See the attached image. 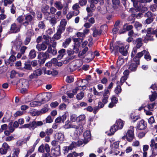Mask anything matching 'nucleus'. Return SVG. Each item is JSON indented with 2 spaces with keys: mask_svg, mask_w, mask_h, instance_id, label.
<instances>
[{
  "mask_svg": "<svg viewBox=\"0 0 157 157\" xmlns=\"http://www.w3.org/2000/svg\"><path fill=\"white\" fill-rule=\"evenodd\" d=\"M36 56V52L34 49H32L29 52V56L30 59L34 58Z\"/></svg>",
  "mask_w": 157,
  "mask_h": 157,
  "instance_id": "nucleus-27",
  "label": "nucleus"
},
{
  "mask_svg": "<svg viewBox=\"0 0 157 157\" xmlns=\"http://www.w3.org/2000/svg\"><path fill=\"white\" fill-rule=\"evenodd\" d=\"M83 48L82 51L79 52L78 55V56L80 58H84V55L85 54L86 52L88 50V48L87 46Z\"/></svg>",
  "mask_w": 157,
  "mask_h": 157,
  "instance_id": "nucleus-18",
  "label": "nucleus"
},
{
  "mask_svg": "<svg viewBox=\"0 0 157 157\" xmlns=\"http://www.w3.org/2000/svg\"><path fill=\"white\" fill-rule=\"evenodd\" d=\"M38 57L41 60V62L44 63L47 59L49 58V55L47 52H42L39 54Z\"/></svg>",
  "mask_w": 157,
  "mask_h": 157,
  "instance_id": "nucleus-8",
  "label": "nucleus"
},
{
  "mask_svg": "<svg viewBox=\"0 0 157 157\" xmlns=\"http://www.w3.org/2000/svg\"><path fill=\"white\" fill-rule=\"evenodd\" d=\"M71 123L70 121H67L65 122V124L63 126V127L66 129L71 128Z\"/></svg>",
  "mask_w": 157,
  "mask_h": 157,
  "instance_id": "nucleus-38",
  "label": "nucleus"
},
{
  "mask_svg": "<svg viewBox=\"0 0 157 157\" xmlns=\"http://www.w3.org/2000/svg\"><path fill=\"white\" fill-rule=\"evenodd\" d=\"M59 103L56 101L52 102L50 104V106L52 108H55L58 106Z\"/></svg>",
  "mask_w": 157,
  "mask_h": 157,
  "instance_id": "nucleus-59",
  "label": "nucleus"
},
{
  "mask_svg": "<svg viewBox=\"0 0 157 157\" xmlns=\"http://www.w3.org/2000/svg\"><path fill=\"white\" fill-rule=\"evenodd\" d=\"M17 85L19 88H28L29 83L28 80L24 79H21L17 82Z\"/></svg>",
  "mask_w": 157,
  "mask_h": 157,
  "instance_id": "nucleus-4",
  "label": "nucleus"
},
{
  "mask_svg": "<svg viewBox=\"0 0 157 157\" xmlns=\"http://www.w3.org/2000/svg\"><path fill=\"white\" fill-rule=\"evenodd\" d=\"M118 128L117 127L116 124H114L112 126L110 129V131L111 132V134L110 135L113 134L116 131Z\"/></svg>",
  "mask_w": 157,
  "mask_h": 157,
  "instance_id": "nucleus-34",
  "label": "nucleus"
},
{
  "mask_svg": "<svg viewBox=\"0 0 157 157\" xmlns=\"http://www.w3.org/2000/svg\"><path fill=\"white\" fill-rule=\"evenodd\" d=\"M42 70L44 71V74L48 75H50L52 74V71L46 70V69L44 67L42 68Z\"/></svg>",
  "mask_w": 157,
  "mask_h": 157,
  "instance_id": "nucleus-55",
  "label": "nucleus"
},
{
  "mask_svg": "<svg viewBox=\"0 0 157 157\" xmlns=\"http://www.w3.org/2000/svg\"><path fill=\"white\" fill-rule=\"evenodd\" d=\"M134 127L133 126H130V129L128 130L125 136H124L122 137V140H124L126 139L128 141H131L134 139Z\"/></svg>",
  "mask_w": 157,
  "mask_h": 157,
  "instance_id": "nucleus-1",
  "label": "nucleus"
},
{
  "mask_svg": "<svg viewBox=\"0 0 157 157\" xmlns=\"http://www.w3.org/2000/svg\"><path fill=\"white\" fill-rule=\"evenodd\" d=\"M31 124L30 129L33 130L37 126H41L43 124V123L41 121H33L30 123Z\"/></svg>",
  "mask_w": 157,
  "mask_h": 157,
  "instance_id": "nucleus-14",
  "label": "nucleus"
},
{
  "mask_svg": "<svg viewBox=\"0 0 157 157\" xmlns=\"http://www.w3.org/2000/svg\"><path fill=\"white\" fill-rule=\"evenodd\" d=\"M124 62V59L121 56H119L117 60V63L119 65H121Z\"/></svg>",
  "mask_w": 157,
  "mask_h": 157,
  "instance_id": "nucleus-49",
  "label": "nucleus"
},
{
  "mask_svg": "<svg viewBox=\"0 0 157 157\" xmlns=\"http://www.w3.org/2000/svg\"><path fill=\"white\" fill-rule=\"evenodd\" d=\"M109 94V90L107 89H105L102 98V102L104 104H105L108 102Z\"/></svg>",
  "mask_w": 157,
  "mask_h": 157,
  "instance_id": "nucleus-11",
  "label": "nucleus"
},
{
  "mask_svg": "<svg viewBox=\"0 0 157 157\" xmlns=\"http://www.w3.org/2000/svg\"><path fill=\"white\" fill-rule=\"evenodd\" d=\"M55 6L58 10H61L63 8V5L60 2H56L55 3Z\"/></svg>",
  "mask_w": 157,
  "mask_h": 157,
  "instance_id": "nucleus-35",
  "label": "nucleus"
},
{
  "mask_svg": "<svg viewBox=\"0 0 157 157\" xmlns=\"http://www.w3.org/2000/svg\"><path fill=\"white\" fill-rule=\"evenodd\" d=\"M152 94L151 95L149 96V98L151 101H154L157 97V93L156 92L154 91L152 92Z\"/></svg>",
  "mask_w": 157,
  "mask_h": 157,
  "instance_id": "nucleus-30",
  "label": "nucleus"
},
{
  "mask_svg": "<svg viewBox=\"0 0 157 157\" xmlns=\"http://www.w3.org/2000/svg\"><path fill=\"white\" fill-rule=\"evenodd\" d=\"M144 58L147 61H149L151 59V56H150L149 52L146 51L144 54Z\"/></svg>",
  "mask_w": 157,
  "mask_h": 157,
  "instance_id": "nucleus-41",
  "label": "nucleus"
},
{
  "mask_svg": "<svg viewBox=\"0 0 157 157\" xmlns=\"http://www.w3.org/2000/svg\"><path fill=\"white\" fill-rule=\"evenodd\" d=\"M9 147L6 143H4L2 145V148L0 149V153L2 154H6Z\"/></svg>",
  "mask_w": 157,
  "mask_h": 157,
  "instance_id": "nucleus-17",
  "label": "nucleus"
},
{
  "mask_svg": "<svg viewBox=\"0 0 157 157\" xmlns=\"http://www.w3.org/2000/svg\"><path fill=\"white\" fill-rule=\"evenodd\" d=\"M8 128L7 124H4L1 126V128H0V132H2L3 130H6Z\"/></svg>",
  "mask_w": 157,
  "mask_h": 157,
  "instance_id": "nucleus-54",
  "label": "nucleus"
},
{
  "mask_svg": "<svg viewBox=\"0 0 157 157\" xmlns=\"http://www.w3.org/2000/svg\"><path fill=\"white\" fill-rule=\"evenodd\" d=\"M36 48L39 51H44L47 49V46L44 43H42L41 44H38L36 45Z\"/></svg>",
  "mask_w": 157,
  "mask_h": 157,
  "instance_id": "nucleus-19",
  "label": "nucleus"
},
{
  "mask_svg": "<svg viewBox=\"0 0 157 157\" xmlns=\"http://www.w3.org/2000/svg\"><path fill=\"white\" fill-rule=\"evenodd\" d=\"M24 18L23 16L22 15L18 17L16 19L17 21L19 23H21L22 22H23L24 20Z\"/></svg>",
  "mask_w": 157,
  "mask_h": 157,
  "instance_id": "nucleus-53",
  "label": "nucleus"
},
{
  "mask_svg": "<svg viewBox=\"0 0 157 157\" xmlns=\"http://www.w3.org/2000/svg\"><path fill=\"white\" fill-rule=\"evenodd\" d=\"M49 22L52 26L55 25L57 23L56 18L55 17H52L50 20Z\"/></svg>",
  "mask_w": 157,
  "mask_h": 157,
  "instance_id": "nucleus-46",
  "label": "nucleus"
},
{
  "mask_svg": "<svg viewBox=\"0 0 157 157\" xmlns=\"http://www.w3.org/2000/svg\"><path fill=\"white\" fill-rule=\"evenodd\" d=\"M117 82L118 85L115 88L114 91L117 94H118L120 93H121V85L119 84L118 82Z\"/></svg>",
  "mask_w": 157,
  "mask_h": 157,
  "instance_id": "nucleus-36",
  "label": "nucleus"
},
{
  "mask_svg": "<svg viewBox=\"0 0 157 157\" xmlns=\"http://www.w3.org/2000/svg\"><path fill=\"white\" fill-rule=\"evenodd\" d=\"M23 113V112L21 111H17L14 114V116L15 117L20 116L22 115Z\"/></svg>",
  "mask_w": 157,
  "mask_h": 157,
  "instance_id": "nucleus-58",
  "label": "nucleus"
},
{
  "mask_svg": "<svg viewBox=\"0 0 157 157\" xmlns=\"http://www.w3.org/2000/svg\"><path fill=\"white\" fill-rule=\"evenodd\" d=\"M142 26L141 24L138 21H136L135 23L134 26L137 30H140L141 29Z\"/></svg>",
  "mask_w": 157,
  "mask_h": 157,
  "instance_id": "nucleus-42",
  "label": "nucleus"
},
{
  "mask_svg": "<svg viewBox=\"0 0 157 157\" xmlns=\"http://www.w3.org/2000/svg\"><path fill=\"white\" fill-rule=\"evenodd\" d=\"M85 56H87L86 59L89 62L93 60L95 57V56L94 55L93 53L90 51H89Z\"/></svg>",
  "mask_w": 157,
  "mask_h": 157,
  "instance_id": "nucleus-21",
  "label": "nucleus"
},
{
  "mask_svg": "<svg viewBox=\"0 0 157 157\" xmlns=\"http://www.w3.org/2000/svg\"><path fill=\"white\" fill-rule=\"evenodd\" d=\"M146 124L143 120H141L137 126V128L140 130H142L145 128Z\"/></svg>",
  "mask_w": 157,
  "mask_h": 157,
  "instance_id": "nucleus-20",
  "label": "nucleus"
},
{
  "mask_svg": "<svg viewBox=\"0 0 157 157\" xmlns=\"http://www.w3.org/2000/svg\"><path fill=\"white\" fill-rule=\"evenodd\" d=\"M49 6L47 5L44 6L41 9L42 12L45 15L46 19L48 20L50 17V13L49 11Z\"/></svg>",
  "mask_w": 157,
  "mask_h": 157,
  "instance_id": "nucleus-7",
  "label": "nucleus"
},
{
  "mask_svg": "<svg viewBox=\"0 0 157 157\" xmlns=\"http://www.w3.org/2000/svg\"><path fill=\"white\" fill-rule=\"evenodd\" d=\"M136 63V61H134L133 62H132L129 65V69L132 71H135L136 69L137 65H139Z\"/></svg>",
  "mask_w": 157,
  "mask_h": 157,
  "instance_id": "nucleus-22",
  "label": "nucleus"
},
{
  "mask_svg": "<svg viewBox=\"0 0 157 157\" xmlns=\"http://www.w3.org/2000/svg\"><path fill=\"white\" fill-rule=\"evenodd\" d=\"M78 67L75 64L71 63L69 65L68 70L71 72H72Z\"/></svg>",
  "mask_w": 157,
  "mask_h": 157,
  "instance_id": "nucleus-29",
  "label": "nucleus"
},
{
  "mask_svg": "<svg viewBox=\"0 0 157 157\" xmlns=\"http://www.w3.org/2000/svg\"><path fill=\"white\" fill-rule=\"evenodd\" d=\"M16 59V58L14 55H11L8 59L9 63H12L15 61Z\"/></svg>",
  "mask_w": 157,
  "mask_h": 157,
  "instance_id": "nucleus-45",
  "label": "nucleus"
},
{
  "mask_svg": "<svg viewBox=\"0 0 157 157\" xmlns=\"http://www.w3.org/2000/svg\"><path fill=\"white\" fill-rule=\"evenodd\" d=\"M76 35L78 38L81 41L83 40L86 36L82 33L81 32H78L77 33Z\"/></svg>",
  "mask_w": 157,
  "mask_h": 157,
  "instance_id": "nucleus-37",
  "label": "nucleus"
},
{
  "mask_svg": "<svg viewBox=\"0 0 157 157\" xmlns=\"http://www.w3.org/2000/svg\"><path fill=\"white\" fill-rule=\"evenodd\" d=\"M42 73V70L39 68L34 71L33 73L29 75V78L30 79L33 78H36L39 76L41 75Z\"/></svg>",
  "mask_w": 157,
  "mask_h": 157,
  "instance_id": "nucleus-6",
  "label": "nucleus"
},
{
  "mask_svg": "<svg viewBox=\"0 0 157 157\" xmlns=\"http://www.w3.org/2000/svg\"><path fill=\"white\" fill-rule=\"evenodd\" d=\"M155 105V103L149 104L148 105L147 108L149 110L152 111L153 110Z\"/></svg>",
  "mask_w": 157,
  "mask_h": 157,
  "instance_id": "nucleus-62",
  "label": "nucleus"
},
{
  "mask_svg": "<svg viewBox=\"0 0 157 157\" xmlns=\"http://www.w3.org/2000/svg\"><path fill=\"white\" fill-rule=\"evenodd\" d=\"M13 44V47H14L16 51H18L22 44V41L19 38L16 39L13 41L12 42Z\"/></svg>",
  "mask_w": 157,
  "mask_h": 157,
  "instance_id": "nucleus-9",
  "label": "nucleus"
},
{
  "mask_svg": "<svg viewBox=\"0 0 157 157\" xmlns=\"http://www.w3.org/2000/svg\"><path fill=\"white\" fill-rule=\"evenodd\" d=\"M71 41V39L69 38L66 39L65 41L63 42L62 45L64 48H66L69 44Z\"/></svg>",
  "mask_w": 157,
  "mask_h": 157,
  "instance_id": "nucleus-26",
  "label": "nucleus"
},
{
  "mask_svg": "<svg viewBox=\"0 0 157 157\" xmlns=\"http://www.w3.org/2000/svg\"><path fill=\"white\" fill-rule=\"evenodd\" d=\"M154 34H156V36L157 37V30H153L151 28H149L147 30L146 36L145 37L144 41L146 43L148 40H153V35Z\"/></svg>",
  "mask_w": 157,
  "mask_h": 157,
  "instance_id": "nucleus-2",
  "label": "nucleus"
},
{
  "mask_svg": "<svg viewBox=\"0 0 157 157\" xmlns=\"http://www.w3.org/2000/svg\"><path fill=\"white\" fill-rule=\"evenodd\" d=\"M138 49L136 47H135L133 49L132 51L131 56L132 57H133L134 56L136 53H137V49Z\"/></svg>",
  "mask_w": 157,
  "mask_h": 157,
  "instance_id": "nucleus-61",
  "label": "nucleus"
},
{
  "mask_svg": "<svg viewBox=\"0 0 157 157\" xmlns=\"http://www.w3.org/2000/svg\"><path fill=\"white\" fill-rule=\"evenodd\" d=\"M49 109L48 105V104H46L45 105L44 108L41 109L40 112L42 114L45 113L48 111Z\"/></svg>",
  "mask_w": 157,
  "mask_h": 157,
  "instance_id": "nucleus-32",
  "label": "nucleus"
},
{
  "mask_svg": "<svg viewBox=\"0 0 157 157\" xmlns=\"http://www.w3.org/2000/svg\"><path fill=\"white\" fill-rule=\"evenodd\" d=\"M127 78L128 77L126 76H122L121 78L119 84L121 86L127 79Z\"/></svg>",
  "mask_w": 157,
  "mask_h": 157,
  "instance_id": "nucleus-48",
  "label": "nucleus"
},
{
  "mask_svg": "<svg viewBox=\"0 0 157 157\" xmlns=\"http://www.w3.org/2000/svg\"><path fill=\"white\" fill-rule=\"evenodd\" d=\"M19 153V149L18 148H15L14 149V152L13 154V157H17Z\"/></svg>",
  "mask_w": 157,
  "mask_h": 157,
  "instance_id": "nucleus-44",
  "label": "nucleus"
},
{
  "mask_svg": "<svg viewBox=\"0 0 157 157\" xmlns=\"http://www.w3.org/2000/svg\"><path fill=\"white\" fill-rule=\"evenodd\" d=\"M24 68L25 69L29 70H30L32 69L31 65L29 63H25V64Z\"/></svg>",
  "mask_w": 157,
  "mask_h": 157,
  "instance_id": "nucleus-51",
  "label": "nucleus"
},
{
  "mask_svg": "<svg viewBox=\"0 0 157 157\" xmlns=\"http://www.w3.org/2000/svg\"><path fill=\"white\" fill-rule=\"evenodd\" d=\"M51 153L53 155L55 156L59 155L60 154V146H57V147H53V148L51 150Z\"/></svg>",
  "mask_w": 157,
  "mask_h": 157,
  "instance_id": "nucleus-13",
  "label": "nucleus"
},
{
  "mask_svg": "<svg viewBox=\"0 0 157 157\" xmlns=\"http://www.w3.org/2000/svg\"><path fill=\"white\" fill-rule=\"evenodd\" d=\"M20 52L22 54H24L26 50L27 49V48L25 46H22L20 47Z\"/></svg>",
  "mask_w": 157,
  "mask_h": 157,
  "instance_id": "nucleus-52",
  "label": "nucleus"
},
{
  "mask_svg": "<svg viewBox=\"0 0 157 157\" xmlns=\"http://www.w3.org/2000/svg\"><path fill=\"white\" fill-rule=\"evenodd\" d=\"M67 52L68 56H70L74 54L75 52L73 50L71 49H68L67 51Z\"/></svg>",
  "mask_w": 157,
  "mask_h": 157,
  "instance_id": "nucleus-64",
  "label": "nucleus"
},
{
  "mask_svg": "<svg viewBox=\"0 0 157 157\" xmlns=\"http://www.w3.org/2000/svg\"><path fill=\"white\" fill-rule=\"evenodd\" d=\"M84 138V143L86 144L90 140L91 138V134L90 132L89 131H86L83 134Z\"/></svg>",
  "mask_w": 157,
  "mask_h": 157,
  "instance_id": "nucleus-15",
  "label": "nucleus"
},
{
  "mask_svg": "<svg viewBox=\"0 0 157 157\" xmlns=\"http://www.w3.org/2000/svg\"><path fill=\"white\" fill-rule=\"evenodd\" d=\"M57 136V139L60 141H63L64 140V135L61 133H58L56 136Z\"/></svg>",
  "mask_w": 157,
  "mask_h": 157,
  "instance_id": "nucleus-39",
  "label": "nucleus"
},
{
  "mask_svg": "<svg viewBox=\"0 0 157 157\" xmlns=\"http://www.w3.org/2000/svg\"><path fill=\"white\" fill-rule=\"evenodd\" d=\"M62 33L57 31V33L53 36L54 38L56 40H59L61 37Z\"/></svg>",
  "mask_w": 157,
  "mask_h": 157,
  "instance_id": "nucleus-47",
  "label": "nucleus"
},
{
  "mask_svg": "<svg viewBox=\"0 0 157 157\" xmlns=\"http://www.w3.org/2000/svg\"><path fill=\"white\" fill-rule=\"evenodd\" d=\"M42 104L40 101H34L30 102V105L32 107H35L37 106H40Z\"/></svg>",
  "mask_w": 157,
  "mask_h": 157,
  "instance_id": "nucleus-28",
  "label": "nucleus"
},
{
  "mask_svg": "<svg viewBox=\"0 0 157 157\" xmlns=\"http://www.w3.org/2000/svg\"><path fill=\"white\" fill-rule=\"evenodd\" d=\"M14 128L15 127L12 125V123H10L9 126V128L11 132H13L14 130Z\"/></svg>",
  "mask_w": 157,
  "mask_h": 157,
  "instance_id": "nucleus-63",
  "label": "nucleus"
},
{
  "mask_svg": "<svg viewBox=\"0 0 157 157\" xmlns=\"http://www.w3.org/2000/svg\"><path fill=\"white\" fill-rule=\"evenodd\" d=\"M67 24V21L66 19H62L61 20L60 24L57 28V31L62 33L65 29V26Z\"/></svg>",
  "mask_w": 157,
  "mask_h": 157,
  "instance_id": "nucleus-3",
  "label": "nucleus"
},
{
  "mask_svg": "<svg viewBox=\"0 0 157 157\" xmlns=\"http://www.w3.org/2000/svg\"><path fill=\"white\" fill-rule=\"evenodd\" d=\"M38 26L41 29H43L45 27V25L43 21H41L39 22Z\"/></svg>",
  "mask_w": 157,
  "mask_h": 157,
  "instance_id": "nucleus-50",
  "label": "nucleus"
},
{
  "mask_svg": "<svg viewBox=\"0 0 157 157\" xmlns=\"http://www.w3.org/2000/svg\"><path fill=\"white\" fill-rule=\"evenodd\" d=\"M145 50H144L141 52H138L136 55V56H135L133 58V60L134 61H136V63L137 64H140V58L142 57L146 52Z\"/></svg>",
  "mask_w": 157,
  "mask_h": 157,
  "instance_id": "nucleus-12",
  "label": "nucleus"
},
{
  "mask_svg": "<svg viewBox=\"0 0 157 157\" xmlns=\"http://www.w3.org/2000/svg\"><path fill=\"white\" fill-rule=\"evenodd\" d=\"M150 146L151 148H154L153 147H154V148L155 149H157V143H155V140L154 139H152L151 140Z\"/></svg>",
  "mask_w": 157,
  "mask_h": 157,
  "instance_id": "nucleus-33",
  "label": "nucleus"
},
{
  "mask_svg": "<svg viewBox=\"0 0 157 157\" xmlns=\"http://www.w3.org/2000/svg\"><path fill=\"white\" fill-rule=\"evenodd\" d=\"M133 2L134 6L136 7H138L137 2H145V0H131Z\"/></svg>",
  "mask_w": 157,
  "mask_h": 157,
  "instance_id": "nucleus-40",
  "label": "nucleus"
},
{
  "mask_svg": "<svg viewBox=\"0 0 157 157\" xmlns=\"http://www.w3.org/2000/svg\"><path fill=\"white\" fill-rule=\"evenodd\" d=\"M93 30V35L94 37H96L98 35H100L102 32V31L100 30L97 29L95 28H93L91 29Z\"/></svg>",
  "mask_w": 157,
  "mask_h": 157,
  "instance_id": "nucleus-25",
  "label": "nucleus"
},
{
  "mask_svg": "<svg viewBox=\"0 0 157 157\" xmlns=\"http://www.w3.org/2000/svg\"><path fill=\"white\" fill-rule=\"evenodd\" d=\"M129 47V45H127L125 46V48L123 46L117 47V49H119V52L123 56H126L128 53L127 49Z\"/></svg>",
  "mask_w": 157,
  "mask_h": 157,
  "instance_id": "nucleus-10",
  "label": "nucleus"
},
{
  "mask_svg": "<svg viewBox=\"0 0 157 157\" xmlns=\"http://www.w3.org/2000/svg\"><path fill=\"white\" fill-rule=\"evenodd\" d=\"M116 124L117 125V127L118 128L121 129L122 128L123 126L124 123L123 121L121 119H118L117 120Z\"/></svg>",
  "mask_w": 157,
  "mask_h": 157,
  "instance_id": "nucleus-23",
  "label": "nucleus"
},
{
  "mask_svg": "<svg viewBox=\"0 0 157 157\" xmlns=\"http://www.w3.org/2000/svg\"><path fill=\"white\" fill-rule=\"evenodd\" d=\"M53 121V119L50 116H48L46 119V122L47 123H51Z\"/></svg>",
  "mask_w": 157,
  "mask_h": 157,
  "instance_id": "nucleus-57",
  "label": "nucleus"
},
{
  "mask_svg": "<svg viewBox=\"0 0 157 157\" xmlns=\"http://www.w3.org/2000/svg\"><path fill=\"white\" fill-rule=\"evenodd\" d=\"M33 19V17L30 15H28L25 16V21L23 22V25L26 26L29 25V22H31Z\"/></svg>",
  "mask_w": 157,
  "mask_h": 157,
  "instance_id": "nucleus-16",
  "label": "nucleus"
},
{
  "mask_svg": "<svg viewBox=\"0 0 157 157\" xmlns=\"http://www.w3.org/2000/svg\"><path fill=\"white\" fill-rule=\"evenodd\" d=\"M21 26V25L17 24L14 23L10 26V32L11 33H15L19 32Z\"/></svg>",
  "mask_w": 157,
  "mask_h": 157,
  "instance_id": "nucleus-5",
  "label": "nucleus"
},
{
  "mask_svg": "<svg viewBox=\"0 0 157 157\" xmlns=\"http://www.w3.org/2000/svg\"><path fill=\"white\" fill-rule=\"evenodd\" d=\"M136 47L138 49L142 45V39L140 38H139L136 40Z\"/></svg>",
  "mask_w": 157,
  "mask_h": 157,
  "instance_id": "nucleus-24",
  "label": "nucleus"
},
{
  "mask_svg": "<svg viewBox=\"0 0 157 157\" xmlns=\"http://www.w3.org/2000/svg\"><path fill=\"white\" fill-rule=\"evenodd\" d=\"M86 116L85 115H81L77 117V119L79 121H84L85 119Z\"/></svg>",
  "mask_w": 157,
  "mask_h": 157,
  "instance_id": "nucleus-60",
  "label": "nucleus"
},
{
  "mask_svg": "<svg viewBox=\"0 0 157 157\" xmlns=\"http://www.w3.org/2000/svg\"><path fill=\"white\" fill-rule=\"evenodd\" d=\"M84 94L83 92H81L77 95L76 98L78 100L82 99L84 97Z\"/></svg>",
  "mask_w": 157,
  "mask_h": 157,
  "instance_id": "nucleus-43",
  "label": "nucleus"
},
{
  "mask_svg": "<svg viewBox=\"0 0 157 157\" xmlns=\"http://www.w3.org/2000/svg\"><path fill=\"white\" fill-rule=\"evenodd\" d=\"M74 79L72 76H68L66 78V81L67 82L71 83L73 81Z\"/></svg>",
  "mask_w": 157,
  "mask_h": 157,
  "instance_id": "nucleus-56",
  "label": "nucleus"
},
{
  "mask_svg": "<svg viewBox=\"0 0 157 157\" xmlns=\"http://www.w3.org/2000/svg\"><path fill=\"white\" fill-rule=\"evenodd\" d=\"M66 50L64 49H62L59 51L58 53L59 54L58 56V58L60 59L62 58L65 54Z\"/></svg>",
  "mask_w": 157,
  "mask_h": 157,
  "instance_id": "nucleus-31",
  "label": "nucleus"
}]
</instances>
